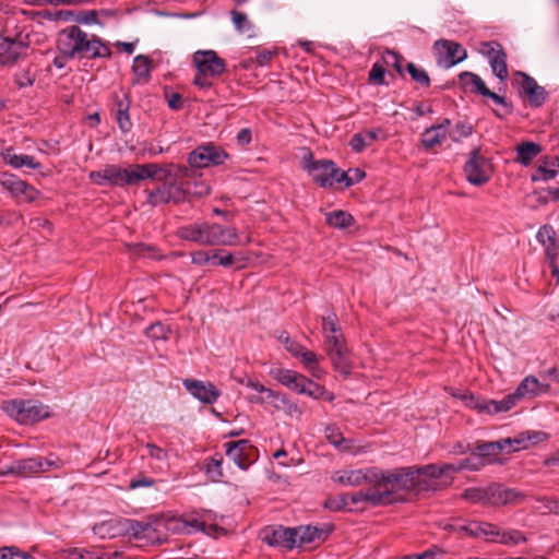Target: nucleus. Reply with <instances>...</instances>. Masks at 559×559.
<instances>
[{"mask_svg":"<svg viewBox=\"0 0 559 559\" xmlns=\"http://www.w3.org/2000/svg\"><path fill=\"white\" fill-rule=\"evenodd\" d=\"M57 47L67 58L97 59L110 58L111 50L97 35L87 34L78 25H71L59 32Z\"/></svg>","mask_w":559,"mask_h":559,"instance_id":"nucleus-1","label":"nucleus"},{"mask_svg":"<svg viewBox=\"0 0 559 559\" xmlns=\"http://www.w3.org/2000/svg\"><path fill=\"white\" fill-rule=\"evenodd\" d=\"M377 487L382 504L393 501L392 496L401 490H430L433 488L429 479H426L420 467H402L392 471H382L376 467L374 485Z\"/></svg>","mask_w":559,"mask_h":559,"instance_id":"nucleus-2","label":"nucleus"},{"mask_svg":"<svg viewBox=\"0 0 559 559\" xmlns=\"http://www.w3.org/2000/svg\"><path fill=\"white\" fill-rule=\"evenodd\" d=\"M163 169L157 164L131 165L129 168H121L117 165H107L104 168V176L110 186H132L147 178H155Z\"/></svg>","mask_w":559,"mask_h":559,"instance_id":"nucleus-3","label":"nucleus"},{"mask_svg":"<svg viewBox=\"0 0 559 559\" xmlns=\"http://www.w3.org/2000/svg\"><path fill=\"white\" fill-rule=\"evenodd\" d=\"M197 74L193 83L201 88L212 86V79L218 78L226 70V62L214 50H198L193 53Z\"/></svg>","mask_w":559,"mask_h":559,"instance_id":"nucleus-4","label":"nucleus"},{"mask_svg":"<svg viewBox=\"0 0 559 559\" xmlns=\"http://www.w3.org/2000/svg\"><path fill=\"white\" fill-rule=\"evenodd\" d=\"M2 409L20 424L29 425L48 417V407L34 400H11L2 403Z\"/></svg>","mask_w":559,"mask_h":559,"instance_id":"nucleus-5","label":"nucleus"},{"mask_svg":"<svg viewBox=\"0 0 559 559\" xmlns=\"http://www.w3.org/2000/svg\"><path fill=\"white\" fill-rule=\"evenodd\" d=\"M305 168L313 181L322 188L332 187L341 174V169L330 159L312 160V154L305 157Z\"/></svg>","mask_w":559,"mask_h":559,"instance_id":"nucleus-6","label":"nucleus"},{"mask_svg":"<svg viewBox=\"0 0 559 559\" xmlns=\"http://www.w3.org/2000/svg\"><path fill=\"white\" fill-rule=\"evenodd\" d=\"M464 173L468 182L481 186L490 179L492 165L489 159L480 155V148L475 147L465 163Z\"/></svg>","mask_w":559,"mask_h":559,"instance_id":"nucleus-7","label":"nucleus"},{"mask_svg":"<svg viewBox=\"0 0 559 559\" xmlns=\"http://www.w3.org/2000/svg\"><path fill=\"white\" fill-rule=\"evenodd\" d=\"M436 51L437 63L445 69H449L467 58V51L461 44L448 40L438 39L433 44Z\"/></svg>","mask_w":559,"mask_h":559,"instance_id":"nucleus-8","label":"nucleus"},{"mask_svg":"<svg viewBox=\"0 0 559 559\" xmlns=\"http://www.w3.org/2000/svg\"><path fill=\"white\" fill-rule=\"evenodd\" d=\"M168 528L176 531H183L186 533L203 532L209 536H216L217 534H225L226 530L218 526L216 523L206 524L201 519L200 514L189 515L185 518L171 519L168 521Z\"/></svg>","mask_w":559,"mask_h":559,"instance_id":"nucleus-9","label":"nucleus"},{"mask_svg":"<svg viewBox=\"0 0 559 559\" xmlns=\"http://www.w3.org/2000/svg\"><path fill=\"white\" fill-rule=\"evenodd\" d=\"M324 349L334 370L344 377H348L352 372V361L345 340H329V345H325Z\"/></svg>","mask_w":559,"mask_h":559,"instance_id":"nucleus-10","label":"nucleus"},{"mask_svg":"<svg viewBox=\"0 0 559 559\" xmlns=\"http://www.w3.org/2000/svg\"><path fill=\"white\" fill-rule=\"evenodd\" d=\"M203 245L205 246H234L238 243L235 228H224L218 224L202 223Z\"/></svg>","mask_w":559,"mask_h":559,"instance_id":"nucleus-11","label":"nucleus"},{"mask_svg":"<svg viewBox=\"0 0 559 559\" xmlns=\"http://www.w3.org/2000/svg\"><path fill=\"white\" fill-rule=\"evenodd\" d=\"M262 542L270 546L293 549L296 546L295 531L282 525H269L260 532Z\"/></svg>","mask_w":559,"mask_h":559,"instance_id":"nucleus-12","label":"nucleus"},{"mask_svg":"<svg viewBox=\"0 0 559 559\" xmlns=\"http://www.w3.org/2000/svg\"><path fill=\"white\" fill-rule=\"evenodd\" d=\"M525 495L516 489L508 488L502 484L488 486V506H508L523 502Z\"/></svg>","mask_w":559,"mask_h":559,"instance_id":"nucleus-13","label":"nucleus"},{"mask_svg":"<svg viewBox=\"0 0 559 559\" xmlns=\"http://www.w3.org/2000/svg\"><path fill=\"white\" fill-rule=\"evenodd\" d=\"M481 52L489 58L490 67L495 75L501 81L508 78L507 55L498 41L481 44Z\"/></svg>","mask_w":559,"mask_h":559,"instance_id":"nucleus-14","label":"nucleus"},{"mask_svg":"<svg viewBox=\"0 0 559 559\" xmlns=\"http://www.w3.org/2000/svg\"><path fill=\"white\" fill-rule=\"evenodd\" d=\"M164 526L163 522L155 524L147 522L132 521L130 534L138 540H143L146 544H162L166 537L160 534V527Z\"/></svg>","mask_w":559,"mask_h":559,"instance_id":"nucleus-15","label":"nucleus"},{"mask_svg":"<svg viewBox=\"0 0 559 559\" xmlns=\"http://www.w3.org/2000/svg\"><path fill=\"white\" fill-rule=\"evenodd\" d=\"M186 390L195 399L204 404H213L221 395L219 390L211 382H204L195 379H185L182 381Z\"/></svg>","mask_w":559,"mask_h":559,"instance_id":"nucleus-16","label":"nucleus"},{"mask_svg":"<svg viewBox=\"0 0 559 559\" xmlns=\"http://www.w3.org/2000/svg\"><path fill=\"white\" fill-rule=\"evenodd\" d=\"M226 455L235 462L241 469L248 468L251 464L254 448L251 445L249 440L242 439L238 441H231L225 444Z\"/></svg>","mask_w":559,"mask_h":559,"instance_id":"nucleus-17","label":"nucleus"},{"mask_svg":"<svg viewBox=\"0 0 559 559\" xmlns=\"http://www.w3.org/2000/svg\"><path fill=\"white\" fill-rule=\"evenodd\" d=\"M518 400L511 393L504 396L501 401L495 400H477L474 396L469 397L467 405L477 409L479 413L486 414H498L510 411L513 406H515Z\"/></svg>","mask_w":559,"mask_h":559,"instance_id":"nucleus-18","label":"nucleus"},{"mask_svg":"<svg viewBox=\"0 0 559 559\" xmlns=\"http://www.w3.org/2000/svg\"><path fill=\"white\" fill-rule=\"evenodd\" d=\"M28 44L10 37L0 39V63L3 66L13 64L26 53Z\"/></svg>","mask_w":559,"mask_h":559,"instance_id":"nucleus-19","label":"nucleus"},{"mask_svg":"<svg viewBox=\"0 0 559 559\" xmlns=\"http://www.w3.org/2000/svg\"><path fill=\"white\" fill-rule=\"evenodd\" d=\"M522 79L520 94L528 97L530 104L534 107L542 106L547 99V92L537 82L524 72H518Z\"/></svg>","mask_w":559,"mask_h":559,"instance_id":"nucleus-20","label":"nucleus"},{"mask_svg":"<svg viewBox=\"0 0 559 559\" xmlns=\"http://www.w3.org/2000/svg\"><path fill=\"white\" fill-rule=\"evenodd\" d=\"M374 478H376V467L368 468L366 471L357 469V471L336 473L333 476V479L335 481L344 484V485H348V486H360L362 484H368L370 486H373Z\"/></svg>","mask_w":559,"mask_h":559,"instance_id":"nucleus-21","label":"nucleus"},{"mask_svg":"<svg viewBox=\"0 0 559 559\" xmlns=\"http://www.w3.org/2000/svg\"><path fill=\"white\" fill-rule=\"evenodd\" d=\"M0 182L12 195L16 198L23 195L27 202L34 201L37 195L35 188L13 175L4 174Z\"/></svg>","mask_w":559,"mask_h":559,"instance_id":"nucleus-22","label":"nucleus"},{"mask_svg":"<svg viewBox=\"0 0 559 559\" xmlns=\"http://www.w3.org/2000/svg\"><path fill=\"white\" fill-rule=\"evenodd\" d=\"M271 376L283 385L296 391L299 394L305 391V385L308 383L307 377L288 369H274L271 371Z\"/></svg>","mask_w":559,"mask_h":559,"instance_id":"nucleus-23","label":"nucleus"},{"mask_svg":"<svg viewBox=\"0 0 559 559\" xmlns=\"http://www.w3.org/2000/svg\"><path fill=\"white\" fill-rule=\"evenodd\" d=\"M450 126V119L445 118L441 123L427 128L421 135V145L426 150L440 145L445 140Z\"/></svg>","mask_w":559,"mask_h":559,"instance_id":"nucleus-24","label":"nucleus"},{"mask_svg":"<svg viewBox=\"0 0 559 559\" xmlns=\"http://www.w3.org/2000/svg\"><path fill=\"white\" fill-rule=\"evenodd\" d=\"M293 530L295 531L296 546L319 545L326 538L329 533V531L311 525L299 526Z\"/></svg>","mask_w":559,"mask_h":559,"instance_id":"nucleus-25","label":"nucleus"},{"mask_svg":"<svg viewBox=\"0 0 559 559\" xmlns=\"http://www.w3.org/2000/svg\"><path fill=\"white\" fill-rule=\"evenodd\" d=\"M132 520H109L94 526L95 534L102 538H115L130 533Z\"/></svg>","mask_w":559,"mask_h":559,"instance_id":"nucleus-26","label":"nucleus"},{"mask_svg":"<svg viewBox=\"0 0 559 559\" xmlns=\"http://www.w3.org/2000/svg\"><path fill=\"white\" fill-rule=\"evenodd\" d=\"M536 238L545 247L548 260H556L559 250V239L554 227L548 224L542 226Z\"/></svg>","mask_w":559,"mask_h":559,"instance_id":"nucleus-27","label":"nucleus"},{"mask_svg":"<svg viewBox=\"0 0 559 559\" xmlns=\"http://www.w3.org/2000/svg\"><path fill=\"white\" fill-rule=\"evenodd\" d=\"M548 384L540 383L535 377H526L512 393L518 402L523 397H534L540 393L547 392Z\"/></svg>","mask_w":559,"mask_h":559,"instance_id":"nucleus-28","label":"nucleus"},{"mask_svg":"<svg viewBox=\"0 0 559 559\" xmlns=\"http://www.w3.org/2000/svg\"><path fill=\"white\" fill-rule=\"evenodd\" d=\"M542 432H521L514 438L503 439L504 448L510 451H519L528 448L530 444L537 443L542 440Z\"/></svg>","mask_w":559,"mask_h":559,"instance_id":"nucleus-29","label":"nucleus"},{"mask_svg":"<svg viewBox=\"0 0 559 559\" xmlns=\"http://www.w3.org/2000/svg\"><path fill=\"white\" fill-rule=\"evenodd\" d=\"M461 472V468H459V462L457 463H445L442 465L437 464H428L425 466H421V473L426 477V479H429V483L432 484L433 488L436 489V480L441 477L442 475L447 473H457Z\"/></svg>","mask_w":559,"mask_h":559,"instance_id":"nucleus-30","label":"nucleus"},{"mask_svg":"<svg viewBox=\"0 0 559 559\" xmlns=\"http://www.w3.org/2000/svg\"><path fill=\"white\" fill-rule=\"evenodd\" d=\"M559 170V157H546L532 175L533 181H547L555 178Z\"/></svg>","mask_w":559,"mask_h":559,"instance_id":"nucleus-31","label":"nucleus"},{"mask_svg":"<svg viewBox=\"0 0 559 559\" xmlns=\"http://www.w3.org/2000/svg\"><path fill=\"white\" fill-rule=\"evenodd\" d=\"M322 331L324 335V346L329 345V340H345L341 325L338 323L337 316L333 312L325 317H322Z\"/></svg>","mask_w":559,"mask_h":559,"instance_id":"nucleus-32","label":"nucleus"},{"mask_svg":"<svg viewBox=\"0 0 559 559\" xmlns=\"http://www.w3.org/2000/svg\"><path fill=\"white\" fill-rule=\"evenodd\" d=\"M455 531L459 533H465L466 535L473 537H479L481 535L486 536H498L499 533L496 531V527L489 523H477L472 522L467 525H459L455 527Z\"/></svg>","mask_w":559,"mask_h":559,"instance_id":"nucleus-33","label":"nucleus"},{"mask_svg":"<svg viewBox=\"0 0 559 559\" xmlns=\"http://www.w3.org/2000/svg\"><path fill=\"white\" fill-rule=\"evenodd\" d=\"M347 497V506L349 503L357 504L362 501L370 502L373 506L382 504L381 496L377 489V487L370 486V488L366 491H357L355 493L343 495Z\"/></svg>","mask_w":559,"mask_h":559,"instance_id":"nucleus-34","label":"nucleus"},{"mask_svg":"<svg viewBox=\"0 0 559 559\" xmlns=\"http://www.w3.org/2000/svg\"><path fill=\"white\" fill-rule=\"evenodd\" d=\"M515 151L518 154L516 162L527 166L542 152V147L534 142H522L516 146Z\"/></svg>","mask_w":559,"mask_h":559,"instance_id":"nucleus-35","label":"nucleus"},{"mask_svg":"<svg viewBox=\"0 0 559 559\" xmlns=\"http://www.w3.org/2000/svg\"><path fill=\"white\" fill-rule=\"evenodd\" d=\"M249 401L257 404L270 403L274 408L278 411L286 409V405L288 404V400L285 397V395L271 389L267 390L265 396L252 395L249 397Z\"/></svg>","mask_w":559,"mask_h":559,"instance_id":"nucleus-36","label":"nucleus"},{"mask_svg":"<svg viewBox=\"0 0 559 559\" xmlns=\"http://www.w3.org/2000/svg\"><path fill=\"white\" fill-rule=\"evenodd\" d=\"M377 131L366 130L364 132L354 134L349 144L354 152L360 153L366 147L370 146L377 140Z\"/></svg>","mask_w":559,"mask_h":559,"instance_id":"nucleus-37","label":"nucleus"},{"mask_svg":"<svg viewBox=\"0 0 559 559\" xmlns=\"http://www.w3.org/2000/svg\"><path fill=\"white\" fill-rule=\"evenodd\" d=\"M4 159L9 165H11L14 168H21L23 166H26L32 169H38L41 167V164L35 160L33 156L11 154L9 150L4 155Z\"/></svg>","mask_w":559,"mask_h":559,"instance_id":"nucleus-38","label":"nucleus"},{"mask_svg":"<svg viewBox=\"0 0 559 559\" xmlns=\"http://www.w3.org/2000/svg\"><path fill=\"white\" fill-rule=\"evenodd\" d=\"M475 449L481 459L496 456L506 450L503 439L490 442L478 441Z\"/></svg>","mask_w":559,"mask_h":559,"instance_id":"nucleus-39","label":"nucleus"},{"mask_svg":"<svg viewBox=\"0 0 559 559\" xmlns=\"http://www.w3.org/2000/svg\"><path fill=\"white\" fill-rule=\"evenodd\" d=\"M326 224L335 228H345L352 225L353 216L342 210H336L325 214Z\"/></svg>","mask_w":559,"mask_h":559,"instance_id":"nucleus-40","label":"nucleus"},{"mask_svg":"<svg viewBox=\"0 0 559 559\" xmlns=\"http://www.w3.org/2000/svg\"><path fill=\"white\" fill-rule=\"evenodd\" d=\"M178 236L181 239L190 240L203 245V231H202V223L200 224H191L188 226H182L178 229Z\"/></svg>","mask_w":559,"mask_h":559,"instance_id":"nucleus-41","label":"nucleus"},{"mask_svg":"<svg viewBox=\"0 0 559 559\" xmlns=\"http://www.w3.org/2000/svg\"><path fill=\"white\" fill-rule=\"evenodd\" d=\"M17 476L29 477L40 473V463L36 457L16 461Z\"/></svg>","mask_w":559,"mask_h":559,"instance_id":"nucleus-42","label":"nucleus"},{"mask_svg":"<svg viewBox=\"0 0 559 559\" xmlns=\"http://www.w3.org/2000/svg\"><path fill=\"white\" fill-rule=\"evenodd\" d=\"M132 70L136 76L133 83L147 81L150 76V59L145 56H136L133 60Z\"/></svg>","mask_w":559,"mask_h":559,"instance_id":"nucleus-43","label":"nucleus"},{"mask_svg":"<svg viewBox=\"0 0 559 559\" xmlns=\"http://www.w3.org/2000/svg\"><path fill=\"white\" fill-rule=\"evenodd\" d=\"M164 180L165 183L167 185L170 202L180 203L186 200L187 190L183 188L182 185H177L173 182V176L170 173L165 174Z\"/></svg>","mask_w":559,"mask_h":559,"instance_id":"nucleus-44","label":"nucleus"},{"mask_svg":"<svg viewBox=\"0 0 559 559\" xmlns=\"http://www.w3.org/2000/svg\"><path fill=\"white\" fill-rule=\"evenodd\" d=\"M462 497L472 503L488 506V487H473L464 490Z\"/></svg>","mask_w":559,"mask_h":559,"instance_id":"nucleus-45","label":"nucleus"},{"mask_svg":"<svg viewBox=\"0 0 559 559\" xmlns=\"http://www.w3.org/2000/svg\"><path fill=\"white\" fill-rule=\"evenodd\" d=\"M202 148H205V155L206 158L210 160V165H221L225 162V159L228 157V154L221 148L219 146H216L212 143H207L205 145H201Z\"/></svg>","mask_w":559,"mask_h":559,"instance_id":"nucleus-46","label":"nucleus"},{"mask_svg":"<svg viewBox=\"0 0 559 559\" xmlns=\"http://www.w3.org/2000/svg\"><path fill=\"white\" fill-rule=\"evenodd\" d=\"M406 70L409 73V75L414 82L420 84L424 87L430 86V78H429L427 71H425L421 68H418L413 62L407 63Z\"/></svg>","mask_w":559,"mask_h":559,"instance_id":"nucleus-47","label":"nucleus"},{"mask_svg":"<svg viewBox=\"0 0 559 559\" xmlns=\"http://www.w3.org/2000/svg\"><path fill=\"white\" fill-rule=\"evenodd\" d=\"M301 394H307L313 399L325 396L330 402L334 400V395L332 393L328 392L324 386L313 382L310 379H308V383L305 385V391H302Z\"/></svg>","mask_w":559,"mask_h":559,"instance_id":"nucleus-48","label":"nucleus"},{"mask_svg":"<svg viewBox=\"0 0 559 559\" xmlns=\"http://www.w3.org/2000/svg\"><path fill=\"white\" fill-rule=\"evenodd\" d=\"M205 152V148H202L201 146L192 151L188 156V163L190 166L197 168L210 167V159L206 158Z\"/></svg>","mask_w":559,"mask_h":559,"instance_id":"nucleus-49","label":"nucleus"},{"mask_svg":"<svg viewBox=\"0 0 559 559\" xmlns=\"http://www.w3.org/2000/svg\"><path fill=\"white\" fill-rule=\"evenodd\" d=\"M365 176V171L359 168L350 169L348 173L341 170L337 183L344 182L346 187H350L352 185L362 180Z\"/></svg>","mask_w":559,"mask_h":559,"instance_id":"nucleus-50","label":"nucleus"},{"mask_svg":"<svg viewBox=\"0 0 559 559\" xmlns=\"http://www.w3.org/2000/svg\"><path fill=\"white\" fill-rule=\"evenodd\" d=\"M402 56L397 52L386 49L382 55V61L386 67L394 68L400 75L404 74L402 68Z\"/></svg>","mask_w":559,"mask_h":559,"instance_id":"nucleus-51","label":"nucleus"},{"mask_svg":"<svg viewBox=\"0 0 559 559\" xmlns=\"http://www.w3.org/2000/svg\"><path fill=\"white\" fill-rule=\"evenodd\" d=\"M536 501L542 504L536 507L537 511L559 514V500L549 497H537Z\"/></svg>","mask_w":559,"mask_h":559,"instance_id":"nucleus-52","label":"nucleus"},{"mask_svg":"<svg viewBox=\"0 0 559 559\" xmlns=\"http://www.w3.org/2000/svg\"><path fill=\"white\" fill-rule=\"evenodd\" d=\"M148 203L156 206L163 203L170 202L169 192L167 190V185L164 183L163 187L151 191L147 199Z\"/></svg>","mask_w":559,"mask_h":559,"instance_id":"nucleus-53","label":"nucleus"},{"mask_svg":"<svg viewBox=\"0 0 559 559\" xmlns=\"http://www.w3.org/2000/svg\"><path fill=\"white\" fill-rule=\"evenodd\" d=\"M485 460L481 459L478 453H473L471 456L459 461V468L461 471H478L480 467L485 466Z\"/></svg>","mask_w":559,"mask_h":559,"instance_id":"nucleus-54","label":"nucleus"},{"mask_svg":"<svg viewBox=\"0 0 559 559\" xmlns=\"http://www.w3.org/2000/svg\"><path fill=\"white\" fill-rule=\"evenodd\" d=\"M473 133V126L465 121H459L450 132L452 141L459 142L462 138H467Z\"/></svg>","mask_w":559,"mask_h":559,"instance_id":"nucleus-55","label":"nucleus"},{"mask_svg":"<svg viewBox=\"0 0 559 559\" xmlns=\"http://www.w3.org/2000/svg\"><path fill=\"white\" fill-rule=\"evenodd\" d=\"M0 559H35L29 554L20 550L17 547H2L0 549Z\"/></svg>","mask_w":559,"mask_h":559,"instance_id":"nucleus-56","label":"nucleus"},{"mask_svg":"<svg viewBox=\"0 0 559 559\" xmlns=\"http://www.w3.org/2000/svg\"><path fill=\"white\" fill-rule=\"evenodd\" d=\"M325 437L331 444L342 449V444L346 441L336 426L330 425L325 428Z\"/></svg>","mask_w":559,"mask_h":559,"instance_id":"nucleus-57","label":"nucleus"},{"mask_svg":"<svg viewBox=\"0 0 559 559\" xmlns=\"http://www.w3.org/2000/svg\"><path fill=\"white\" fill-rule=\"evenodd\" d=\"M191 257H192V262L194 264H199V265L206 264V263L212 264V262H214V260L218 259V253H216L215 251L200 250V251L193 252Z\"/></svg>","mask_w":559,"mask_h":559,"instance_id":"nucleus-58","label":"nucleus"},{"mask_svg":"<svg viewBox=\"0 0 559 559\" xmlns=\"http://www.w3.org/2000/svg\"><path fill=\"white\" fill-rule=\"evenodd\" d=\"M485 97L491 98L496 104H499V105H501L504 108V114L503 115L500 114L499 111L495 110V115L498 118H503L504 116L512 114V110H513L512 105L510 103H508L504 97L498 95L495 92H491L490 90H489V94H486Z\"/></svg>","mask_w":559,"mask_h":559,"instance_id":"nucleus-59","label":"nucleus"},{"mask_svg":"<svg viewBox=\"0 0 559 559\" xmlns=\"http://www.w3.org/2000/svg\"><path fill=\"white\" fill-rule=\"evenodd\" d=\"M298 357L301 358V361L307 368L319 369V358L316 353L301 346V350L298 353Z\"/></svg>","mask_w":559,"mask_h":559,"instance_id":"nucleus-60","label":"nucleus"},{"mask_svg":"<svg viewBox=\"0 0 559 559\" xmlns=\"http://www.w3.org/2000/svg\"><path fill=\"white\" fill-rule=\"evenodd\" d=\"M168 332L169 329L160 322L151 324L146 330L147 335L155 340H166Z\"/></svg>","mask_w":559,"mask_h":559,"instance_id":"nucleus-61","label":"nucleus"},{"mask_svg":"<svg viewBox=\"0 0 559 559\" xmlns=\"http://www.w3.org/2000/svg\"><path fill=\"white\" fill-rule=\"evenodd\" d=\"M281 343L284 344L285 348L295 357H298V353L301 350V344L292 340L286 332H282L278 336Z\"/></svg>","mask_w":559,"mask_h":559,"instance_id":"nucleus-62","label":"nucleus"},{"mask_svg":"<svg viewBox=\"0 0 559 559\" xmlns=\"http://www.w3.org/2000/svg\"><path fill=\"white\" fill-rule=\"evenodd\" d=\"M385 69L380 63H374L369 71V82L378 85L385 84Z\"/></svg>","mask_w":559,"mask_h":559,"instance_id":"nucleus-63","label":"nucleus"},{"mask_svg":"<svg viewBox=\"0 0 559 559\" xmlns=\"http://www.w3.org/2000/svg\"><path fill=\"white\" fill-rule=\"evenodd\" d=\"M231 17H233L235 27L239 32H246V31L250 29L251 24H250L246 13H242L239 11H231Z\"/></svg>","mask_w":559,"mask_h":559,"instance_id":"nucleus-64","label":"nucleus"}]
</instances>
